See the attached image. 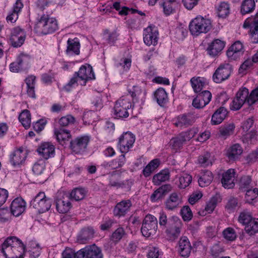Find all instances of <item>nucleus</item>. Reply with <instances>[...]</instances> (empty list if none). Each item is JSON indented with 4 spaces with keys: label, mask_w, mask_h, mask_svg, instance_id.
<instances>
[{
    "label": "nucleus",
    "mask_w": 258,
    "mask_h": 258,
    "mask_svg": "<svg viewBox=\"0 0 258 258\" xmlns=\"http://www.w3.org/2000/svg\"><path fill=\"white\" fill-rule=\"evenodd\" d=\"M26 247L15 236L8 237L1 245V251L6 258H23Z\"/></svg>",
    "instance_id": "1"
},
{
    "label": "nucleus",
    "mask_w": 258,
    "mask_h": 258,
    "mask_svg": "<svg viewBox=\"0 0 258 258\" xmlns=\"http://www.w3.org/2000/svg\"><path fill=\"white\" fill-rule=\"evenodd\" d=\"M95 79V75L92 67L88 64L82 65L78 72H75L74 76L65 86L64 89L70 91L79 85L85 86L87 81Z\"/></svg>",
    "instance_id": "2"
},
{
    "label": "nucleus",
    "mask_w": 258,
    "mask_h": 258,
    "mask_svg": "<svg viewBox=\"0 0 258 258\" xmlns=\"http://www.w3.org/2000/svg\"><path fill=\"white\" fill-rule=\"evenodd\" d=\"M130 95L122 96L116 102L114 109V113L117 118H126L128 116L127 109L132 106V98L138 96L141 93L140 89L137 86H133L132 90H129Z\"/></svg>",
    "instance_id": "3"
},
{
    "label": "nucleus",
    "mask_w": 258,
    "mask_h": 258,
    "mask_svg": "<svg viewBox=\"0 0 258 258\" xmlns=\"http://www.w3.org/2000/svg\"><path fill=\"white\" fill-rule=\"evenodd\" d=\"M57 29L56 20L48 15H43L37 20L34 30L38 35H43L53 33Z\"/></svg>",
    "instance_id": "4"
},
{
    "label": "nucleus",
    "mask_w": 258,
    "mask_h": 258,
    "mask_svg": "<svg viewBox=\"0 0 258 258\" xmlns=\"http://www.w3.org/2000/svg\"><path fill=\"white\" fill-rule=\"evenodd\" d=\"M188 27L191 34L198 36L209 31L212 28V23L210 19L199 16L190 22Z\"/></svg>",
    "instance_id": "5"
},
{
    "label": "nucleus",
    "mask_w": 258,
    "mask_h": 258,
    "mask_svg": "<svg viewBox=\"0 0 258 258\" xmlns=\"http://www.w3.org/2000/svg\"><path fill=\"white\" fill-rule=\"evenodd\" d=\"M198 132V129L196 127H192L186 131L182 132L176 137L171 140L170 145L174 149H178L194 138Z\"/></svg>",
    "instance_id": "6"
},
{
    "label": "nucleus",
    "mask_w": 258,
    "mask_h": 258,
    "mask_svg": "<svg viewBox=\"0 0 258 258\" xmlns=\"http://www.w3.org/2000/svg\"><path fill=\"white\" fill-rule=\"evenodd\" d=\"M52 200L47 197L44 192H39L31 201L30 204L40 213L48 211L51 206Z\"/></svg>",
    "instance_id": "7"
},
{
    "label": "nucleus",
    "mask_w": 258,
    "mask_h": 258,
    "mask_svg": "<svg viewBox=\"0 0 258 258\" xmlns=\"http://www.w3.org/2000/svg\"><path fill=\"white\" fill-rule=\"evenodd\" d=\"M158 229V220L154 216L148 214L145 217L141 232L143 235L146 237L154 235Z\"/></svg>",
    "instance_id": "8"
},
{
    "label": "nucleus",
    "mask_w": 258,
    "mask_h": 258,
    "mask_svg": "<svg viewBox=\"0 0 258 258\" xmlns=\"http://www.w3.org/2000/svg\"><path fill=\"white\" fill-rule=\"evenodd\" d=\"M243 226L246 234L250 236L258 233V218H253L248 212L243 211Z\"/></svg>",
    "instance_id": "9"
},
{
    "label": "nucleus",
    "mask_w": 258,
    "mask_h": 258,
    "mask_svg": "<svg viewBox=\"0 0 258 258\" xmlns=\"http://www.w3.org/2000/svg\"><path fill=\"white\" fill-rule=\"evenodd\" d=\"M182 223L181 220L176 216L171 217L169 224L165 230L166 235L170 239L177 238L180 234Z\"/></svg>",
    "instance_id": "10"
},
{
    "label": "nucleus",
    "mask_w": 258,
    "mask_h": 258,
    "mask_svg": "<svg viewBox=\"0 0 258 258\" xmlns=\"http://www.w3.org/2000/svg\"><path fill=\"white\" fill-rule=\"evenodd\" d=\"M75 258H103V254L100 247L93 244L78 250Z\"/></svg>",
    "instance_id": "11"
},
{
    "label": "nucleus",
    "mask_w": 258,
    "mask_h": 258,
    "mask_svg": "<svg viewBox=\"0 0 258 258\" xmlns=\"http://www.w3.org/2000/svg\"><path fill=\"white\" fill-rule=\"evenodd\" d=\"M135 136L131 132L123 133L118 138V146L122 153H127L133 147L135 142Z\"/></svg>",
    "instance_id": "12"
},
{
    "label": "nucleus",
    "mask_w": 258,
    "mask_h": 258,
    "mask_svg": "<svg viewBox=\"0 0 258 258\" xmlns=\"http://www.w3.org/2000/svg\"><path fill=\"white\" fill-rule=\"evenodd\" d=\"M90 139L88 136L78 137L70 142V147L75 154H82L86 151Z\"/></svg>",
    "instance_id": "13"
},
{
    "label": "nucleus",
    "mask_w": 258,
    "mask_h": 258,
    "mask_svg": "<svg viewBox=\"0 0 258 258\" xmlns=\"http://www.w3.org/2000/svg\"><path fill=\"white\" fill-rule=\"evenodd\" d=\"M26 33L23 29L17 27L12 30L10 40L13 47H20L24 43Z\"/></svg>",
    "instance_id": "14"
},
{
    "label": "nucleus",
    "mask_w": 258,
    "mask_h": 258,
    "mask_svg": "<svg viewBox=\"0 0 258 258\" xmlns=\"http://www.w3.org/2000/svg\"><path fill=\"white\" fill-rule=\"evenodd\" d=\"M144 42L148 46L155 45L158 39V31L155 27L148 26L144 30Z\"/></svg>",
    "instance_id": "15"
},
{
    "label": "nucleus",
    "mask_w": 258,
    "mask_h": 258,
    "mask_svg": "<svg viewBox=\"0 0 258 258\" xmlns=\"http://www.w3.org/2000/svg\"><path fill=\"white\" fill-rule=\"evenodd\" d=\"M231 74V69L228 64L221 65L215 71L213 75L214 81L220 83L227 79Z\"/></svg>",
    "instance_id": "16"
},
{
    "label": "nucleus",
    "mask_w": 258,
    "mask_h": 258,
    "mask_svg": "<svg viewBox=\"0 0 258 258\" xmlns=\"http://www.w3.org/2000/svg\"><path fill=\"white\" fill-rule=\"evenodd\" d=\"M195 120V117L192 114H183L175 117L173 121L175 126L182 128L191 125Z\"/></svg>",
    "instance_id": "17"
},
{
    "label": "nucleus",
    "mask_w": 258,
    "mask_h": 258,
    "mask_svg": "<svg viewBox=\"0 0 258 258\" xmlns=\"http://www.w3.org/2000/svg\"><path fill=\"white\" fill-rule=\"evenodd\" d=\"M119 177V175L116 173V172H113L110 174L109 178V185L116 188L130 189L133 184V182L129 180L120 181Z\"/></svg>",
    "instance_id": "18"
},
{
    "label": "nucleus",
    "mask_w": 258,
    "mask_h": 258,
    "mask_svg": "<svg viewBox=\"0 0 258 258\" xmlns=\"http://www.w3.org/2000/svg\"><path fill=\"white\" fill-rule=\"evenodd\" d=\"M212 98V94L209 91H204L198 95L192 101V105L196 108H201L207 105Z\"/></svg>",
    "instance_id": "19"
},
{
    "label": "nucleus",
    "mask_w": 258,
    "mask_h": 258,
    "mask_svg": "<svg viewBox=\"0 0 258 258\" xmlns=\"http://www.w3.org/2000/svg\"><path fill=\"white\" fill-rule=\"evenodd\" d=\"M27 157L26 151L22 148L14 150L10 156V162L14 166L23 164Z\"/></svg>",
    "instance_id": "20"
},
{
    "label": "nucleus",
    "mask_w": 258,
    "mask_h": 258,
    "mask_svg": "<svg viewBox=\"0 0 258 258\" xmlns=\"http://www.w3.org/2000/svg\"><path fill=\"white\" fill-rule=\"evenodd\" d=\"M37 151L40 156L46 160L54 156L55 147L52 144L45 142L41 144Z\"/></svg>",
    "instance_id": "21"
},
{
    "label": "nucleus",
    "mask_w": 258,
    "mask_h": 258,
    "mask_svg": "<svg viewBox=\"0 0 258 258\" xmlns=\"http://www.w3.org/2000/svg\"><path fill=\"white\" fill-rule=\"evenodd\" d=\"M235 173L234 169H229L223 173L221 183L224 188L230 189L234 187L235 186Z\"/></svg>",
    "instance_id": "22"
},
{
    "label": "nucleus",
    "mask_w": 258,
    "mask_h": 258,
    "mask_svg": "<svg viewBox=\"0 0 258 258\" xmlns=\"http://www.w3.org/2000/svg\"><path fill=\"white\" fill-rule=\"evenodd\" d=\"M132 204L130 200H122L118 203L113 209L115 216L120 217L124 216L130 211Z\"/></svg>",
    "instance_id": "23"
},
{
    "label": "nucleus",
    "mask_w": 258,
    "mask_h": 258,
    "mask_svg": "<svg viewBox=\"0 0 258 258\" xmlns=\"http://www.w3.org/2000/svg\"><path fill=\"white\" fill-rule=\"evenodd\" d=\"M26 203L21 198L14 199L11 205V214L15 217L21 215L25 210Z\"/></svg>",
    "instance_id": "24"
},
{
    "label": "nucleus",
    "mask_w": 258,
    "mask_h": 258,
    "mask_svg": "<svg viewBox=\"0 0 258 258\" xmlns=\"http://www.w3.org/2000/svg\"><path fill=\"white\" fill-rule=\"evenodd\" d=\"M225 47V42L220 39L214 40L207 47L208 53L211 56L218 55Z\"/></svg>",
    "instance_id": "25"
},
{
    "label": "nucleus",
    "mask_w": 258,
    "mask_h": 258,
    "mask_svg": "<svg viewBox=\"0 0 258 258\" xmlns=\"http://www.w3.org/2000/svg\"><path fill=\"white\" fill-rule=\"evenodd\" d=\"M181 198L180 195L176 192L171 194L165 203L166 209L173 211L178 207L181 204Z\"/></svg>",
    "instance_id": "26"
},
{
    "label": "nucleus",
    "mask_w": 258,
    "mask_h": 258,
    "mask_svg": "<svg viewBox=\"0 0 258 258\" xmlns=\"http://www.w3.org/2000/svg\"><path fill=\"white\" fill-rule=\"evenodd\" d=\"M72 204L69 197L64 195L61 198L57 199L56 202V207L57 211L60 213H67L71 208Z\"/></svg>",
    "instance_id": "27"
},
{
    "label": "nucleus",
    "mask_w": 258,
    "mask_h": 258,
    "mask_svg": "<svg viewBox=\"0 0 258 258\" xmlns=\"http://www.w3.org/2000/svg\"><path fill=\"white\" fill-rule=\"evenodd\" d=\"M243 27L244 28H249L248 32L250 35L254 37V39H256L255 42H258V20L256 18H254L252 20L251 19H247L243 25Z\"/></svg>",
    "instance_id": "28"
},
{
    "label": "nucleus",
    "mask_w": 258,
    "mask_h": 258,
    "mask_svg": "<svg viewBox=\"0 0 258 258\" xmlns=\"http://www.w3.org/2000/svg\"><path fill=\"white\" fill-rule=\"evenodd\" d=\"M179 252L181 256L188 257L191 251V246L188 239L185 237H181L178 242Z\"/></svg>",
    "instance_id": "29"
},
{
    "label": "nucleus",
    "mask_w": 258,
    "mask_h": 258,
    "mask_svg": "<svg viewBox=\"0 0 258 258\" xmlns=\"http://www.w3.org/2000/svg\"><path fill=\"white\" fill-rule=\"evenodd\" d=\"M242 43L240 41H235L228 49V57L233 60L239 58L241 54Z\"/></svg>",
    "instance_id": "30"
},
{
    "label": "nucleus",
    "mask_w": 258,
    "mask_h": 258,
    "mask_svg": "<svg viewBox=\"0 0 258 258\" xmlns=\"http://www.w3.org/2000/svg\"><path fill=\"white\" fill-rule=\"evenodd\" d=\"M171 189L169 184H164L155 190L151 195L150 200L152 202H156L162 198Z\"/></svg>",
    "instance_id": "31"
},
{
    "label": "nucleus",
    "mask_w": 258,
    "mask_h": 258,
    "mask_svg": "<svg viewBox=\"0 0 258 258\" xmlns=\"http://www.w3.org/2000/svg\"><path fill=\"white\" fill-rule=\"evenodd\" d=\"M80 44L78 38H69L67 41L66 54L68 56L78 55L80 53Z\"/></svg>",
    "instance_id": "32"
},
{
    "label": "nucleus",
    "mask_w": 258,
    "mask_h": 258,
    "mask_svg": "<svg viewBox=\"0 0 258 258\" xmlns=\"http://www.w3.org/2000/svg\"><path fill=\"white\" fill-rule=\"evenodd\" d=\"M54 133L58 142L62 146L67 145L72 137L70 132L69 130L62 128H55Z\"/></svg>",
    "instance_id": "33"
},
{
    "label": "nucleus",
    "mask_w": 258,
    "mask_h": 258,
    "mask_svg": "<svg viewBox=\"0 0 258 258\" xmlns=\"http://www.w3.org/2000/svg\"><path fill=\"white\" fill-rule=\"evenodd\" d=\"M227 110L224 107H220L212 116L211 124L212 125L220 124L227 117Z\"/></svg>",
    "instance_id": "34"
},
{
    "label": "nucleus",
    "mask_w": 258,
    "mask_h": 258,
    "mask_svg": "<svg viewBox=\"0 0 258 258\" xmlns=\"http://www.w3.org/2000/svg\"><path fill=\"white\" fill-rule=\"evenodd\" d=\"M245 95V98L243 100V105L247 104L251 106L258 100V88L253 90L248 95V90L247 88L243 87V96Z\"/></svg>",
    "instance_id": "35"
},
{
    "label": "nucleus",
    "mask_w": 258,
    "mask_h": 258,
    "mask_svg": "<svg viewBox=\"0 0 258 258\" xmlns=\"http://www.w3.org/2000/svg\"><path fill=\"white\" fill-rule=\"evenodd\" d=\"M192 181V177L189 174L183 172L179 175H176L175 183L180 188H185L187 187Z\"/></svg>",
    "instance_id": "36"
},
{
    "label": "nucleus",
    "mask_w": 258,
    "mask_h": 258,
    "mask_svg": "<svg viewBox=\"0 0 258 258\" xmlns=\"http://www.w3.org/2000/svg\"><path fill=\"white\" fill-rule=\"evenodd\" d=\"M170 178V172L168 169H164L154 175L153 182L155 185H159L162 182L168 181Z\"/></svg>",
    "instance_id": "37"
},
{
    "label": "nucleus",
    "mask_w": 258,
    "mask_h": 258,
    "mask_svg": "<svg viewBox=\"0 0 258 258\" xmlns=\"http://www.w3.org/2000/svg\"><path fill=\"white\" fill-rule=\"evenodd\" d=\"M178 5V0H164L162 4L164 13L167 16L172 14Z\"/></svg>",
    "instance_id": "38"
},
{
    "label": "nucleus",
    "mask_w": 258,
    "mask_h": 258,
    "mask_svg": "<svg viewBox=\"0 0 258 258\" xmlns=\"http://www.w3.org/2000/svg\"><path fill=\"white\" fill-rule=\"evenodd\" d=\"M154 95L157 103L161 106H163L168 102L167 93L163 88H160L157 89Z\"/></svg>",
    "instance_id": "39"
},
{
    "label": "nucleus",
    "mask_w": 258,
    "mask_h": 258,
    "mask_svg": "<svg viewBox=\"0 0 258 258\" xmlns=\"http://www.w3.org/2000/svg\"><path fill=\"white\" fill-rule=\"evenodd\" d=\"M213 179L212 173L209 170H206L202 173V175L198 179L199 185L201 187H205L209 185Z\"/></svg>",
    "instance_id": "40"
},
{
    "label": "nucleus",
    "mask_w": 258,
    "mask_h": 258,
    "mask_svg": "<svg viewBox=\"0 0 258 258\" xmlns=\"http://www.w3.org/2000/svg\"><path fill=\"white\" fill-rule=\"evenodd\" d=\"M160 163V161L158 159H154L151 160L143 169V174L146 177L149 176L158 167Z\"/></svg>",
    "instance_id": "41"
},
{
    "label": "nucleus",
    "mask_w": 258,
    "mask_h": 258,
    "mask_svg": "<svg viewBox=\"0 0 258 258\" xmlns=\"http://www.w3.org/2000/svg\"><path fill=\"white\" fill-rule=\"evenodd\" d=\"M242 153V148L239 144H236L231 146L226 153L227 156L230 160L236 159Z\"/></svg>",
    "instance_id": "42"
},
{
    "label": "nucleus",
    "mask_w": 258,
    "mask_h": 258,
    "mask_svg": "<svg viewBox=\"0 0 258 258\" xmlns=\"http://www.w3.org/2000/svg\"><path fill=\"white\" fill-rule=\"evenodd\" d=\"M245 191V203L249 204H252L253 202L258 196V188H254L243 190V192Z\"/></svg>",
    "instance_id": "43"
},
{
    "label": "nucleus",
    "mask_w": 258,
    "mask_h": 258,
    "mask_svg": "<svg viewBox=\"0 0 258 258\" xmlns=\"http://www.w3.org/2000/svg\"><path fill=\"white\" fill-rule=\"evenodd\" d=\"M19 121L25 128H28L31 124V116L30 111L27 109L23 110L19 116Z\"/></svg>",
    "instance_id": "44"
},
{
    "label": "nucleus",
    "mask_w": 258,
    "mask_h": 258,
    "mask_svg": "<svg viewBox=\"0 0 258 258\" xmlns=\"http://www.w3.org/2000/svg\"><path fill=\"white\" fill-rule=\"evenodd\" d=\"M87 191L82 187H77L72 190L70 194V197L76 201H80L85 198Z\"/></svg>",
    "instance_id": "45"
},
{
    "label": "nucleus",
    "mask_w": 258,
    "mask_h": 258,
    "mask_svg": "<svg viewBox=\"0 0 258 258\" xmlns=\"http://www.w3.org/2000/svg\"><path fill=\"white\" fill-rule=\"evenodd\" d=\"M242 89L240 88L232 101L230 107L231 110L236 111L242 107Z\"/></svg>",
    "instance_id": "46"
},
{
    "label": "nucleus",
    "mask_w": 258,
    "mask_h": 258,
    "mask_svg": "<svg viewBox=\"0 0 258 258\" xmlns=\"http://www.w3.org/2000/svg\"><path fill=\"white\" fill-rule=\"evenodd\" d=\"M192 87L196 93L202 91L205 85V79L203 78H192L190 80Z\"/></svg>",
    "instance_id": "47"
},
{
    "label": "nucleus",
    "mask_w": 258,
    "mask_h": 258,
    "mask_svg": "<svg viewBox=\"0 0 258 258\" xmlns=\"http://www.w3.org/2000/svg\"><path fill=\"white\" fill-rule=\"evenodd\" d=\"M220 197L219 195L212 197L207 203L205 207V210L209 213H212L216 207L218 202H220Z\"/></svg>",
    "instance_id": "48"
},
{
    "label": "nucleus",
    "mask_w": 258,
    "mask_h": 258,
    "mask_svg": "<svg viewBox=\"0 0 258 258\" xmlns=\"http://www.w3.org/2000/svg\"><path fill=\"white\" fill-rule=\"evenodd\" d=\"M158 219L160 227L165 230L169 224L171 217L168 218L165 212L162 210L159 213Z\"/></svg>",
    "instance_id": "49"
},
{
    "label": "nucleus",
    "mask_w": 258,
    "mask_h": 258,
    "mask_svg": "<svg viewBox=\"0 0 258 258\" xmlns=\"http://www.w3.org/2000/svg\"><path fill=\"white\" fill-rule=\"evenodd\" d=\"M103 36L109 44H113L117 40L119 34L115 31L110 32L106 30L104 31Z\"/></svg>",
    "instance_id": "50"
},
{
    "label": "nucleus",
    "mask_w": 258,
    "mask_h": 258,
    "mask_svg": "<svg viewBox=\"0 0 258 258\" xmlns=\"http://www.w3.org/2000/svg\"><path fill=\"white\" fill-rule=\"evenodd\" d=\"M94 232L92 228L88 227L84 228L80 235V238L83 242H85L93 237Z\"/></svg>",
    "instance_id": "51"
},
{
    "label": "nucleus",
    "mask_w": 258,
    "mask_h": 258,
    "mask_svg": "<svg viewBox=\"0 0 258 258\" xmlns=\"http://www.w3.org/2000/svg\"><path fill=\"white\" fill-rule=\"evenodd\" d=\"M223 237L228 241H233L236 238V234L234 229L231 227L225 229L222 232Z\"/></svg>",
    "instance_id": "52"
},
{
    "label": "nucleus",
    "mask_w": 258,
    "mask_h": 258,
    "mask_svg": "<svg viewBox=\"0 0 258 258\" xmlns=\"http://www.w3.org/2000/svg\"><path fill=\"white\" fill-rule=\"evenodd\" d=\"M229 13V5L225 2L221 3L218 8V15L219 17L225 18Z\"/></svg>",
    "instance_id": "53"
},
{
    "label": "nucleus",
    "mask_w": 258,
    "mask_h": 258,
    "mask_svg": "<svg viewBox=\"0 0 258 258\" xmlns=\"http://www.w3.org/2000/svg\"><path fill=\"white\" fill-rule=\"evenodd\" d=\"M75 121L76 119L74 116L71 115H67L61 117L58 123L61 126H67L73 124Z\"/></svg>",
    "instance_id": "54"
},
{
    "label": "nucleus",
    "mask_w": 258,
    "mask_h": 258,
    "mask_svg": "<svg viewBox=\"0 0 258 258\" xmlns=\"http://www.w3.org/2000/svg\"><path fill=\"white\" fill-rule=\"evenodd\" d=\"M132 60L130 58H123L120 60V62L117 64V67L122 72H126L129 70L131 66Z\"/></svg>",
    "instance_id": "55"
},
{
    "label": "nucleus",
    "mask_w": 258,
    "mask_h": 258,
    "mask_svg": "<svg viewBox=\"0 0 258 258\" xmlns=\"http://www.w3.org/2000/svg\"><path fill=\"white\" fill-rule=\"evenodd\" d=\"M235 126L233 123H230L221 128L219 132L220 135L227 137L233 133Z\"/></svg>",
    "instance_id": "56"
},
{
    "label": "nucleus",
    "mask_w": 258,
    "mask_h": 258,
    "mask_svg": "<svg viewBox=\"0 0 258 258\" xmlns=\"http://www.w3.org/2000/svg\"><path fill=\"white\" fill-rule=\"evenodd\" d=\"M256 133L255 131H250L246 134L243 138V143L247 145L253 144L256 141Z\"/></svg>",
    "instance_id": "57"
},
{
    "label": "nucleus",
    "mask_w": 258,
    "mask_h": 258,
    "mask_svg": "<svg viewBox=\"0 0 258 258\" xmlns=\"http://www.w3.org/2000/svg\"><path fill=\"white\" fill-rule=\"evenodd\" d=\"M254 7V0H244L243 2V15L251 12Z\"/></svg>",
    "instance_id": "58"
},
{
    "label": "nucleus",
    "mask_w": 258,
    "mask_h": 258,
    "mask_svg": "<svg viewBox=\"0 0 258 258\" xmlns=\"http://www.w3.org/2000/svg\"><path fill=\"white\" fill-rule=\"evenodd\" d=\"M180 214L184 221H189L192 217V213L190 208L187 206L182 207L180 211Z\"/></svg>",
    "instance_id": "59"
},
{
    "label": "nucleus",
    "mask_w": 258,
    "mask_h": 258,
    "mask_svg": "<svg viewBox=\"0 0 258 258\" xmlns=\"http://www.w3.org/2000/svg\"><path fill=\"white\" fill-rule=\"evenodd\" d=\"M45 166V162L42 160H40L34 164L32 170L35 174L40 175L44 170Z\"/></svg>",
    "instance_id": "60"
},
{
    "label": "nucleus",
    "mask_w": 258,
    "mask_h": 258,
    "mask_svg": "<svg viewBox=\"0 0 258 258\" xmlns=\"http://www.w3.org/2000/svg\"><path fill=\"white\" fill-rule=\"evenodd\" d=\"M30 58L25 54H21L17 58L16 61L22 69L27 67L29 64Z\"/></svg>",
    "instance_id": "61"
},
{
    "label": "nucleus",
    "mask_w": 258,
    "mask_h": 258,
    "mask_svg": "<svg viewBox=\"0 0 258 258\" xmlns=\"http://www.w3.org/2000/svg\"><path fill=\"white\" fill-rule=\"evenodd\" d=\"M238 205L237 200L233 197H231L228 200L227 205L225 206V208L228 212H233L237 207Z\"/></svg>",
    "instance_id": "62"
},
{
    "label": "nucleus",
    "mask_w": 258,
    "mask_h": 258,
    "mask_svg": "<svg viewBox=\"0 0 258 258\" xmlns=\"http://www.w3.org/2000/svg\"><path fill=\"white\" fill-rule=\"evenodd\" d=\"M124 234L123 229L122 228H118L112 233V240L114 241H118L121 239Z\"/></svg>",
    "instance_id": "63"
},
{
    "label": "nucleus",
    "mask_w": 258,
    "mask_h": 258,
    "mask_svg": "<svg viewBox=\"0 0 258 258\" xmlns=\"http://www.w3.org/2000/svg\"><path fill=\"white\" fill-rule=\"evenodd\" d=\"M162 254V252L157 247H152L149 251L148 258H160Z\"/></svg>",
    "instance_id": "64"
}]
</instances>
